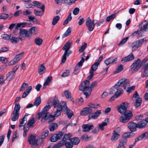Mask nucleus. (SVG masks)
<instances>
[{
    "label": "nucleus",
    "mask_w": 148,
    "mask_h": 148,
    "mask_svg": "<svg viewBox=\"0 0 148 148\" xmlns=\"http://www.w3.org/2000/svg\"><path fill=\"white\" fill-rule=\"evenodd\" d=\"M129 86V81L127 79H121L115 84L114 87L111 88L109 94H117V96L116 97H118L123 93V90L121 88L125 90L126 87Z\"/></svg>",
    "instance_id": "nucleus-1"
},
{
    "label": "nucleus",
    "mask_w": 148,
    "mask_h": 148,
    "mask_svg": "<svg viewBox=\"0 0 148 148\" xmlns=\"http://www.w3.org/2000/svg\"><path fill=\"white\" fill-rule=\"evenodd\" d=\"M126 102L123 103L120 105L118 109L120 113L124 114V115L121 116L119 118L120 122L122 123L128 122L132 116V114L130 111L126 110L128 106Z\"/></svg>",
    "instance_id": "nucleus-2"
},
{
    "label": "nucleus",
    "mask_w": 148,
    "mask_h": 148,
    "mask_svg": "<svg viewBox=\"0 0 148 148\" xmlns=\"http://www.w3.org/2000/svg\"><path fill=\"white\" fill-rule=\"evenodd\" d=\"M89 84L90 81L88 80H86L82 82L79 86V89L84 91V94L87 98L89 97L92 91V89L89 86Z\"/></svg>",
    "instance_id": "nucleus-3"
},
{
    "label": "nucleus",
    "mask_w": 148,
    "mask_h": 148,
    "mask_svg": "<svg viewBox=\"0 0 148 148\" xmlns=\"http://www.w3.org/2000/svg\"><path fill=\"white\" fill-rule=\"evenodd\" d=\"M72 42V41L71 40L68 41L62 48V49L65 51L62 58V63H64L65 62L66 59V57H68L72 53V51L69 50Z\"/></svg>",
    "instance_id": "nucleus-4"
},
{
    "label": "nucleus",
    "mask_w": 148,
    "mask_h": 148,
    "mask_svg": "<svg viewBox=\"0 0 148 148\" xmlns=\"http://www.w3.org/2000/svg\"><path fill=\"white\" fill-rule=\"evenodd\" d=\"M72 42V41L71 40L68 41L62 48V49L65 51L62 58V63H64L65 62L66 59V57H68L72 53V51L69 50Z\"/></svg>",
    "instance_id": "nucleus-5"
},
{
    "label": "nucleus",
    "mask_w": 148,
    "mask_h": 148,
    "mask_svg": "<svg viewBox=\"0 0 148 148\" xmlns=\"http://www.w3.org/2000/svg\"><path fill=\"white\" fill-rule=\"evenodd\" d=\"M64 145L66 148H72L73 146L71 141H60L53 146L52 148H59Z\"/></svg>",
    "instance_id": "nucleus-6"
},
{
    "label": "nucleus",
    "mask_w": 148,
    "mask_h": 148,
    "mask_svg": "<svg viewBox=\"0 0 148 148\" xmlns=\"http://www.w3.org/2000/svg\"><path fill=\"white\" fill-rule=\"evenodd\" d=\"M141 66V60L139 58H138L130 66V68L131 71L133 72H136L140 68Z\"/></svg>",
    "instance_id": "nucleus-7"
},
{
    "label": "nucleus",
    "mask_w": 148,
    "mask_h": 148,
    "mask_svg": "<svg viewBox=\"0 0 148 148\" xmlns=\"http://www.w3.org/2000/svg\"><path fill=\"white\" fill-rule=\"evenodd\" d=\"M50 108L51 106L49 105H46L41 112L38 113L36 116V118L39 120L40 118L44 116Z\"/></svg>",
    "instance_id": "nucleus-8"
},
{
    "label": "nucleus",
    "mask_w": 148,
    "mask_h": 148,
    "mask_svg": "<svg viewBox=\"0 0 148 148\" xmlns=\"http://www.w3.org/2000/svg\"><path fill=\"white\" fill-rule=\"evenodd\" d=\"M86 25L88 31L90 32L92 31L95 27V24L90 17H88L86 21Z\"/></svg>",
    "instance_id": "nucleus-9"
},
{
    "label": "nucleus",
    "mask_w": 148,
    "mask_h": 148,
    "mask_svg": "<svg viewBox=\"0 0 148 148\" xmlns=\"http://www.w3.org/2000/svg\"><path fill=\"white\" fill-rule=\"evenodd\" d=\"M120 131V128L118 127L116 128L113 132V134L111 138V140L112 141H114L117 140L120 136L119 134Z\"/></svg>",
    "instance_id": "nucleus-10"
},
{
    "label": "nucleus",
    "mask_w": 148,
    "mask_h": 148,
    "mask_svg": "<svg viewBox=\"0 0 148 148\" xmlns=\"http://www.w3.org/2000/svg\"><path fill=\"white\" fill-rule=\"evenodd\" d=\"M144 40V39H141L133 42L131 45V47L133 50L138 49L142 45Z\"/></svg>",
    "instance_id": "nucleus-11"
},
{
    "label": "nucleus",
    "mask_w": 148,
    "mask_h": 148,
    "mask_svg": "<svg viewBox=\"0 0 148 148\" xmlns=\"http://www.w3.org/2000/svg\"><path fill=\"white\" fill-rule=\"evenodd\" d=\"M127 127L131 132H135L138 128L137 123L133 122H130L127 124Z\"/></svg>",
    "instance_id": "nucleus-12"
},
{
    "label": "nucleus",
    "mask_w": 148,
    "mask_h": 148,
    "mask_svg": "<svg viewBox=\"0 0 148 148\" xmlns=\"http://www.w3.org/2000/svg\"><path fill=\"white\" fill-rule=\"evenodd\" d=\"M119 144L116 148H125L127 142L126 139H121L119 140Z\"/></svg>",
    "instance_id": "nucleus-13"
},
{
    "label": "nucleus",
    "mask_w": 148,
    "mask_h": 148,
    "mask_svg": "<svg viewBox=\"0 0 148 148\" xmlns=\"http://www.w3.org/2000/svg\"><path fill=\"white\" fill-rule=\"evenodd\" d=\"M82 127L83 132H88L93 129L94 126L92 124H84L82 125Z\"/></svg>",
    "instance_id": "nucleus-14"
},
{
    "label": "nucleus",
    "mask_w": 148,
    "mask_h": 148,
    "mask_svg": "<svg viewBox=\"0 0 148 148\" xmlns=\"http://www.w3.org/2000/svg\"><path fill=\"white\" fill-rule=\"evenodd\" d=\"M28 141L31 147H33V146L36 145L38 142V140L36 139L35 137L32 135H30L29 137Z\"/></svg>",
    "instance_id": "nucleus-15"
},
{
    "label": "nucleus",
    "mask_w": 148,
    "mask_h": 148,
    "mask_svg": "<svg viewBox=\"0 0 148 148\" xmlns=\"http://www.w3.org/2000/svg\"><path fill=\"white\" fill-rule=\"evenodd\" d=\"M19 34L20 36L23 37H28L29 36V33L28 31L21 28L20 29Z\"/></svg>",
    "instance_id": "nucleus-16"
},
{
    "label": "nucleus",
    "mask_w": 148,
    "mask_h": 148,
    "mask_svg": "<svg viewBox=\"0 0 148 148\" xmlns=\"http://www.w3.org/2000/svg\"><path fill=\"white\" fill-rule=\"evenodd\" d=\"M92 111V109L90 107L84 108L80 112L81 115L85 116L91 113Z\"/></svg>",
    "instance_id": "nucleus-17"
},
{
    "label": "nucleus",
    "mask_w": 148,
    "mask_h": 148,
    "mask_svg": "<svg viewBox=\"0 0 148 148\" xmlns=\"http://www.w3.org/2000/svg\"><path fill=\"white\" fill-rule=\"evenodd\" d=\"M117 60V58L113 59L112 57H111L106 60L104 61V62L106 65L108 66L111 63L116 64Z\"/></svg>",
    "instance_id": "nucleus-18"
},
{
    "label": "nucleus",
    "mask_w": 148,
    "mask_h": 148,
    "mask_svg": "<svg viewBox=\"0 0 148 148\" xmlns=\"http://www.w3.org/2000/svg\"><path fill=\"white\" fill-rule=\"evenodd\" d=\"M101 114V111L100 110H97L95 112L93 115H89L88 119H96L97 118L99 115Z\"/></svg>",
    "instance_id": "nucleus-19"
},
{
    "label": "nucleus",
    "mask_w": 148,
    "mask_h": 148,
    "mask_svg": "<svg viewBox=\"0 0 148 148\" xmlns=\"http://www.w3.org/2000/svg\"><path fill=\"white\" fill-rule=\"evenodd\" d=\"M134 57L132 53H130L128 56L123 59L121 61V62L123 63L125 62L133 60Z\"/></svg>",
    "instance_id": "nucleus-20"
},
{
    "label": "nucleus",
    "mask_w": 148,
    "mask_h": 148,
    "mask_svg": "<svg viewBox=\"0 0 148 148\" xmlns=\"http://www.w3.org/2000/svg\"><path fill=\"white\" fill-rule=\"evenodd\" d=\"M34 6L41 9L43 12H44L45 9V6L43 4L37 1H33Z\"/></svg>",
    "instance_id": "nucleus-21"
},
{
    "label": "nucleus",
    "mask_w": 148,
    "mask_h": 148,
    "mask_svg": "<svg viewBox=\"0 0 148 148\" xmlns=\"http://www.w3.org/2000/svg\"><path fill=\"white\" fill-rule=\"evenodd\" d=\"M147 124V123L145 121H140L137 123L138 128L140 129L144 128Z\"/></svg>",
    "instance_id": "nucleus-22"
},
{
    "label": "nucleus",
    "mask_w": 148,
    "mask_h": 148,
    "mask_svg": "<svg viewBox=\"0 0 148 148\" xmlns=\"http://www.w3.org/2000/svg\"><path fill=\"white\" fill-rule=\"evenodd\" d=\"M62 104L63 105H61L59 106V107H60L61 108V111L63 110L64 112L66 113L68 112L69 110L67 106L66 102L64 101L63 102Z\"/></svg>",
    "instance_id": "nucleus-23"
},
{
    "label": "nucleus",
    "mask_w": 148,
    "mask_h": 148,
    "mask_svg": "<svg viewBox=\"0 0 148 148\" xmlns=\"http://www.w3.org/2000/svg\"><path fill=\"white\" fill-rule=\"evenodd\" d=\"M32 89V87L31 86H29L27 89H26L23 92L22 96V97L23 98L25 97L29 94Z\"/></svg>",
    "instance_id": "nucleus-24"
},
{
    "label": "nucleus",
    "mask_w": 148,
    "mask_h": 148,
    "mask_svg": "<svg viewBox=\"0 0 148 148\" xmlns=\"http://www.w3.org/2000/svg\"><path fill=\"white\" fill-rule=\"evenodd\" d=\"M72 136V134L71 133L66 134L64 135L62 141H66L68 140L70 141V139L71 138L70 137Z\"/></svg>",
    "instance_id": "nucleus-25"
},
{
    "label": "nucleus",
    "mask_w": 148,
    "mask_h": 148,
    "mask_svg": "<svg viewBox=\"0 0 148 148\" xmlns=\"http://www.w3.org/2000/svg\"><path fill=\"white\" fill-rule=\"evenodd\" d=\"M59 100L58 98L56 97H54L52 102L54 107L56 108L59 105Z\"/></svg>",
    "instance_id": "nucleus-26"
},
{
    "label": "nucleus",
    "mask_w": 148,
    "mask_h": 148,
    "mask_svg": "<svg viewBox=\"0 0 148 148\" xmlns=\"http://www.w3.org/2000/svg\"><path fill=\"white\" fill-rule=\"evenodd\" d=\"M134 133H132V132H128L126 133H125L123 134L122 136L123 138L125 139L130 137L131 136H132L133 134H134Z\"/></svg>",
    "instance_id": "nucleus-27"
},
{
    "label": "nucleus",
    "mask_w": 148,
    "mask_h": 148,
    "mask_svg": "<svg viewBox=\"0 0 148 148\" xmlns=\"http://www.w3.org/2000/svg\"><path fill=\"white\" fill-rule=\"evenodd\" d=\"M70 141H71L73 145H77L80 142V140L77 137L71 138L70 139Z\"/></svg>",
    "instance_id": "nucleus-28"
},
{
    "label": "nucleus",
    "mask_w": 148,
    "mask_h": 148,
    "mask_svg": "<svg viewBox=\"0 0 148 148\" xmlns=\"http://www.w3.org/2000/svg\"><path fill=\"white\" fill-rule=\"evenodd\" d=\"M99 65V63L95 62L91 66V68L90 69V71L94 72L98 68V66Z\"/></svg>",
    "instance_id": "nucleus-29"
},
{
    "label": "nucleus",
    "mask_w": 148,
    "mask_h": 148,
    "mask_svg": "<svg viewBox=\"0 0 148 148\" xmlns=\"http://www.w3.org/2000/svg\"><path fill=\"white\" fill-rule=\"evenodd\" d=\"M14 75L15 74L10 71L9 72L6 77L7 80L9 81L11 80Z\"/></svg>",
    "instance_id": "nucleus-30"
},
{
    "label": "nucleus",
    "mask_w": 148,
    "mask_h": 148,
    "mask_svg": "<svg viewBox=\"0 0 148 148\" xmlns=\"http://www.w3.org/2000/svg\"><path fill=\"white\" fill-rule=\"evenodd\" d=\"M64 93L67 99H70L71 98V93L69 90H67L64 91Z\"/></svg>",
    "instance_id": "nucleus-31"
},
{
    "label": "nucleus",
    "mask_w": 148,
    "mask_h": 148,
    "mask_svg": "<svg viewBox=\"0 0 148 148\" xmlns=\"http://www.w3.org/2000/svg\"><path fill=\"white\" fill-rule=\"evenodd\" d=\"M142 102V99L140 98H137L135 101V106L136 108L138 107L141 104Z\"/></svg>",
    "instance_id": "nucleus-32"
},
{
    "label": "nucleus",
    "mask_w": 148,
    "mask_h": 148,
    "mask_svg": "<svg viewBox=\"0 0 148 148\" xmlns=\"http://www.w3.org/2000/svg\"><path fill=\"white\" fill-rule=\"evenodd\" d=\"M60 19V17L59 16H55L52 20V24L53 25H56L58 23Z\"/></svg>",
    "instance_id": "nucleus-33"
},
{
    "label": "nucleus",
    "mask_w": 148,
    "mask_h": 148,
    "mask_svg": "<svg viewBox=\"0 0 148 148\" xmlns=\"http://www.w3.org/2000/svg\"><path fill=\"white\" fill-rule=\"evenodd\" d=\"M37 31V27H31L29 30V34L34 35L36 34Z\"/></svg>",
    "instance_id": "nucleus-34"
},
{
    "label": "nucleus",
    "mask_w": 148,
    "mask_h": 148,
    "mask_svg": "<svg viewBox=\"0 0 148 148\" xmlns=\"http://www.w3.org/2000/svg\"><path fill=\"white\" fill-rule=\"evenodd\" d=\"M123 70V67L122 65L120 64L118 65L116 69V70L114 72V74H116L119 73Z\"/></svg>",
    "instance_id": "nucleus-35"
},
{
    "label": "nucleus",
    "mask_w": 148,
    "mask_h": 148,
    "mask_svg": "<svg viewBox=\"0 0 148 148\" xmlns=\"http://www.w3.org/2000/svg\"><path fill=\"white\" fill-rule=\"evenodd\" d=\"M145 134V133H144L142 134L137 137L135 139V142H136L139 140H142L145 137L146 138Z\"/></svg>",
    "instance_id": "nucleus-36"
},
{
    "label": "nucleus",
    "mask_w": 148,
    "mask_h": 148,
    "mask_svg": "<svg viewBox=\"0 0 148 148\" xmlns=\"http://www.w3.org/2000/svg\"><path fill=\"white\" fill-rule=\"evenodd\" d=\"M58 126V124L56 123H53L49 126V129L50 131H53L57 129Z\"/></svg>",
    "instance_id": "nucleus-37"
},
{
    "label": "nucleus",
    "mask_w": 148,
    "mask_h": 148,
    "mask_svg": "<svg viewBox=\"0 0 148 148\" xmlns=\"http://www.w3.org/2000/svg\"><path fill=\"white\" fill-rule=\"evenodd\" d=\"M21 107L19 104H16L15 103V105L14 109L13 112L16 113H19Z\"/></svg>",
    "instance_id": "nucleus-38"
},
{
    "label": "nucleus",
    "mask_w": 148,
    "mask_h": 148,
    "mask_svg": "<svg viewBox=\"0 0 148 148\" xmlns=\"http://www.w3.org/2000/svg\"><path fill=\"white\" fill-rule=\"evenodd\" d=\"M13 116L12 117L11 120L13 121H15L17 120L19 117V113H16L13 112Z\"/></svg>",
    "instance_id": "nucleus-39"
},
{
    "label": "nucleus",
    "mask_w": 148,
    "mask_h": 148,
    "mask_svg": "<svg viewBox=\"0 0 148 148\" xmlns=\"http://www.w3.org/2000/svg\"><path fill=\"white\" fill-rule=\"evenodd\" d=\"M42 41V40L40 38H36L34 40L35 44L38 46H40L41 45Z\"/></svg>",
    "instance_id": "nucleus-40"
},
{
    "label": "nucleus",
    "mask_w": 148,
    "mask_h": 148,
    "mask_svg": "<svg viewBox=\"0 0 148 148\" xmlns=\"http://www.w3.org/2000/svg\"><path fill=\"white\" fill-rule=\"evenodd\" d=\"M44 70H45V67L43 66V64H42L39 66L38 68V73L40 75L42 74Z\"/></svg>",
    "instance_id": "nucleus-41"
},
{
    "label": "nucleus",
    "mask_w": 148,
    "mask_h": 148,
    "mask_svg": "<svg viewBox=\"0 0 148 148\" xmlns=\"http://www.w3.org/2000/svg\"><path fill=\"white\" fill-rule=\"evenodd\" d=\"M10 40L12 43H17L18 42V37H15L13 36L12 34Z\"/></svg>",
    "instance_id": "nucleus-42"
},
{
    "label": "nucleus",
    "mask_w": 148,
    "mask_h": 148,
    "mask_svg": "<svg viewBox=\"0 0 148 148\" xmlns=\"http://www.w3.org/2000/svg\"><path fill=\"white\" fill-rule=\"evenodd\" d=\"M41 99L40 96L37 97L34 103V105L37 107L41 103Z\"/></svg>",
    "instance_id": "nucleus-43"
},
{
    "label": "nucleus",
    "mask_w": 148,
    "mask_h": 148,
    "mask_svg": "<svg viewBox=\"0 0 148 148\" xmlns=\"http://www.w3.org/2000/svg\"><path fill=\"white\" fill-rule=\"evenodd\" d=\"M23 54L24 53L23 52L17 55L15 57L14 60L17 61V62H18L22 58Z\"/></svg>",
    "instance_id": "nucleus-44"
},
{
    "label": "nucleus",
    "mask_w": 148,
    "mask_h": 148,
    "mask_svg": "<svg viewBox=\"0 0 148 148\" xmlns=\"http://www.w3.org/2000/svg\"><path fill=\"white\" fill-rule=\"evenodd\" d=\"M52 79V77H48L46 81L44 83L43 86H47L49 85V84L51 83Z\"/></svg>",
    "instance_id": "nucleus-45"
},
{
    "label": "nucleus",
    "mask_w": 148,
    "mask_h": 148,
    "mask_svg": "<svg viewBox=\"0 0 148 148\" xmlns=\"http://www.w3.org/2000/svg\"><path fill=\"white\" fill-rule=\"evenodd\" d=\"M26 26L27 24L25 22L17 23L15 27V29H18V28L21 27H25Z\"/></svg>",
    "instance_id": "nucleus-46"
},
{
    "label": "nucleus",
    "mask_w": 148,
    "mask_h": 148,
    "mask_svg": "<svg viewBox=\"0 0 148 148\" xmlns=\"http://www.w3.org/2000/svg\"><path fill=\"white\" fill-rule=\"evenodd\" d=\"M61 108L59 107L57 108L54 114V116L56 117H58L61 114L62 112L61 110Z\"/></svg>",
    "instance_id": "nucleus-47"
},
{
    "label": "nucleus",
    "mask_w": 148,
    "mask_h": 148,
    "mask_svg": "<svg viewBox=\"0 0 148 148\" xmlns=\"http://www.w3.org/2000/svg\"><path fill=\"white\" fill-rule=\"evenodd\" d=\"M71 32V29L70 27H69L66 31L62 35V38L66 37L68 36Z\"/></svg>",
    "instance_id": "nucleus-48"
},
{
    "label": "nucleus",
    "mask_w": 148,
    "mask_h": 148,
    "mask_svg": "<svg viewBox=\"0 0 148 148\" xmlns=\"http://www.w3.org/2000/svg\"><path fill=\"white\" fill-rule=\"evenodd\" d=\"M11 34L8 35L7 34H4L1 35L2 38L5 40H10Z\"/></svg>",
    "instance_id": "nucleus-49"
},
{
    "label": "nucleus",
    "mask_w": 148,
    "mask_h": 148,
    "mask_svg": "<svg viewBox=\"0 0 148 148\" xmlns=\"http://www.w3.org/2000/svg\"><path fill=\"white\" fill-rule=\"evenodd\" d=\"M49 116H50V114L49 112H47L42 119L41 122H45L49 118Z\"/></svg>",
    "instance_id": "nucleus-50"
},
{
    "label": "nucleus",
    "mask_w": 148,
    "mask_h": 148,
    "mask_svg": "<svg viewBox=\"0 0 148 148\" xmlns=\"http://www.w3.org/2000/svg\"><path fill=\"white\" fill-rule=\"evenodd\" d=\"M48 130H45L44 133L42 134L41 136V140H42V143H43L44 142V141L42 140V139H44L45 138L48 136Z\"/></svg>",
    "instance_id": "nucleus-51"
},
{
    "label": "nucleus",
    "mask_w": 148,
    "mask_h": 148,
    "mask_svg": "<svg viewBox=\"0 0 148 148\" xmlns=\"http://www.w3.org/2000/svg\"><path fill=\"white\" fill-rule=\"evenodd\" d=\"M128 37H126L122 39L119 44V46H121L123 45L128 39Z\"/></svg>",
    "instance_id": "nucleus-52"
},
{
    "label": "nucleus",
    "mask_w": 148,
    "mask_h": 148,
    "mask_svg": "<svg viewBox=\"0 0 148 148\" xmlns=\"http://www.w3.org/2000/svg\"><path fill=\"white\" fill-rule=\"evenodd\" d=\"M36 121L34 118H32L29 121L27 125L29 126H31L32 125L34 124L35 122Z\"/></svg>",
    "instance_id": "nucleus-53"
},
{
    "label": "nucleus",
    "mask_w": 148,
    "mask_h": 148,
    "mask_svg": "<svg viewBox=\"0 0 148 148\" xmlns=\"http://www.w3.org/2000/svg\"><path fill=\"white\" fill-rule=\"evenodd\" d=\"M29 86L28 84L26 83H23L19 90L20 91H23Z\"/></svg>",
    "instance_id": "nucleus-54"
},
{
    "label": "nucleus",
    "mask_w": 148,
    "mask_h": 148,
    "mask_svg": "<svg viewBox=\"0 0 148 148\" xmlns=\"http://www.w3.org/2000/svg\"><path fill=\"white\" fill-rule=\"evenodd\" d=\"M130 85L126 87V89L127 88V89L126 90V91L127 92L130 93L132 91L134 90L135 86H133L129 87Z\"/></svg>",
    "instance_id": "nucleus-55"
},
{
    "label": "nucleus",
    "mask_w": 148,
    "mask_h": 148,
    "mask_svg": "<svg viewBox=\"0 0 148 148\" xmlns=\"http://www.w3.org/2000/svg\"><path fill=\"white\" fill-rule=\"evenodd\" d=\"M64 134L61 132H59L58 134H55L56 135L57 140L60 139L62 137Z\"/></svg>",
    "instance_id": "nucleus-56"
},
{
    "label": "nucleus",
    "mask_w": 148,
    "mask_h": 148,
    "mask_svg": "<svg viewBox=\"0 0 148 148\" xmlns=\"http://www.w3.org/2000/svg\"><path fill=\"white\" fill-rule=\"evenodd\" d=\"M8 17L9 15L8 14L3 13L0 16V19L5 20L8 18Z\"/></svg>",
    "instance_id": "nucleus-57"
},
{
    "label": "nucleus",
    "mask_w": 148,
    "mask_h": 148,
    "mask_svg": "<svg viewBox=\"0 0 148 148\" xmlns=\"http://www.w3.org/2000/svg\"><path fill=\"white\" fill-rule=\"evenodd\" d=\"M107 123L106 122H103L101 123L99 125V126L100 129L101 130H104L103 127L107 125Z\"/></svg>",
    "instance_id": "nucleus-58"
},
{
    "label": "nucleus",
    "mask_w": 148,
    "mask_h": 148,
    "mask_svg": "<svg viewBox=\"0 0 148 148\" xmlns=\"http://www.w3.org/2000/svg\"><path fill=\"white\" fill-rule=\"evenodd\" d=\"M98 84L97 82L96 81H94L92 83L90 86V88L92 90V88L97 86Z\"/></svg>",
    "instance_id": "nucleus-59"
},
{
    "label": "nucleus",
    "mask_w": 148,
    "mask_h": 148,
    "mask_svg": "<svg viewBox=\"0 0 148 148\" xmlns=\"http://www.w3.org/2000/svg\"><path fill=\"white\" fill-rule=\"evenodd\" d=\"M24 119L25 116H24L22 119H21L19 120L20 125L19 126V127H21L24 126L25 125L24 123Z\"/></svg>",
    "instance_id": "nucleus-60"
},
{
    "label": "nucleus",
    "mask_w": 148,
    "mask_h": 148,
    "mask_svg": "<svg viewBox=\"0 0 148 148\" xmlns=\"http://www.w3.org/2000/svg\"><path fill=\"white\" fill-rule=\"evenodd\" d=\"M116 16H115L113 14H111L110 15L108 16L106 18V21L108 22H109L112 19H113L116 18Z\"/></svg>",
    "instance_id": "nucleus-61"
},
{
    "label": "nucleus",
    "mask_w": 148,
    "mask_h": 148,
    "mask_svg": "<svg viewBox=\"0 0 148 148\" xmlns=\"http://www.w3.org/2000/svg\"><path fill=\"white\" fill-rule=\"evenodd\" d=\"M88 106L92 108H98L100 106L99 104H96L92 103H90L88 104Z\"/></svg>",
    "instance_id": "nucleus-62"
},
{
    "label": "nucleus",
    "mask_w": 148,
    "mask_h": 148,
    "mask_svg": "<svg viewBox=\"0 0 148 148\" xmlns=\"http://www.w3.org/2000/svg\"><path fill=\"white\" fill-rule=\"evenodd\" d=\"M87 44L86 43H84V45H82L80 49L79 50V51L80 53H82L86 48L87 47Z\"/></svg>",
    "instance_id": "nucleus-63"
},
{
    "label": "nucleus",
    "mask_w": 148,
    "mask_h": 148,
    "mask_svg": "<svg viewBox=\"0 0 148 148\" xmlns=\"http://www.w3.org/2000/svg\"><path fill=\"white\" fill-rule=\"evenodd\" d=\"M34 12L35 14L37 16H41L43 14L42 12L41 11H38L36 10H34Z\"/></svg>",
    "instance_id": "nucleus-64"
}]
</instances>
